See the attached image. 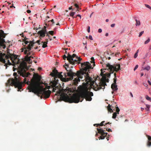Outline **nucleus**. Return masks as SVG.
Masks as SVG:
<instances>
[{
    "label": "nucleus",
    "mask_w": 151,
    "mask_h": 151,
    "mask_svg": "<svg viewBox=\"0 0 151 151\" xmlns=\"http://www.w3.org/2000/svg\"><path fill=\"white\" fill-rule=\"evenodd\" d=\"M111 124V123H110L109 122H108V123H105V125H107V124Z\"/></svg>",
    "instance_id": "4d7b16f0"
},
{
    "label": "nucleus",
    "mask_w": 151,
    "mask_h": 151,
    "mask_svg": "<svg viewBox=\"0 0 151 151\" xmlns=\"http://www.w3.org/2000/svg\"><path fill=\"white\" fill-rule=\"evenodd\" d=\"M130 95H131V96L132 97H133V94H132V93H131V92H130Z\"/></svg>",
    "instance_id": "bf43d9fd"
},
{
    "label": "nucleus",
    "mask_w": 151,
    "mask_h": 151,
    "mask_svg": "<svg viewBox=\"0 0 151 151\" xmlns=\"http://www.w3.org/2000/svg\"><path fill=\"white\" fill-rule=\"evenodd\" d=\"M34 45L33 43H30L29 45H28L27 47L26 48L27 49H26V50H25L24 52L25 54L27 55L26 56H29L31 54H32V55H34V53L32 51H31L32 49L34 46Z\"/></svg>",
    "instance_id": "423d86ee"
},
{
    "label": "nucleus",
    "mask_w": 151,
    "mask_h": 151,
    "mask_svg": "<svg viewBox=\"0 0 151 151\" xmlns=\"http://www.w3.org/2000/svg\"><path fill=\"white\" fill-rule=\"evenodd\" d=\"M76 59H78V60H77L78 61V63H80L79 62L82 59L80 58H78V57H76Z\"/></svg>",
    "instance_id": "bb28decb"
},
{
    "label": "nucleus",
    "mask_w": 151,
    "mask_h": 151,
    "mask_svg": "<svg viewBox=\"0 0 151 151\" xmlns=\"http://www.w3.org/2000/svg\"><path fill=\"white\" fill-rule=\"evenodd\" d=\"M97 129L98 133L101 135L99 138H100L101 139H104L105 137H107L108 133L106 132H104V131L103 129L98 128H97ZM99 139H100L99 138Z\"/></svg>",
    "instance_id": "6e6552de"
},
{
    "label": "nucleus",
    "mask_w": 151,
    "mask_h": 151,
    "mask_svg": "<svg viewBox=\"0 0 151 151\" xmlns=\"http://www.w3.org/2000/svg\"><path fill=\"white\" fill-rule=\"evenodd\" d=\"M52 22V25H53L54 24V23H55V22H54V20L53 19H52V20H47V19H46L45 20V25L47 26V22Z\"/></svg>",
    "instance_id": "ddd939ff"
},
{
    "label": "nucleus",
    "mask_w": 151,
    "mask_h": 151,
    "mask_svg": "<svg viewBox=\"0 0 151 151\" xmlns=\"http://www.w3.org/2000/svg\"><path fill=\"white\" fill-rule=\"evenodd\" d=\"M27 12L28 13H31V11L29 10H27Z\"/></svg>",
    "instance_id": "09e8293b"
},
{
    "label": "nucleus",
    "mask_w": 151,
    "mask_h": 151,
    "mask_svg": "<svg viewBox=\"0 0 151 151\" xmlns=\"http://www.w3.org/2000/svg\"><path fill=\"white\" fill-rule=\"evenodd\" d=\"M101 75L102 76V78L101 79V81L99 83V85L96 84L95 86V88H96V90H99L101 89H104L105 88V86H106L105 80L106 79V76L104 74L103 72H102V69L101 70Z\"/></svg>",
    "instance_id": "20e7f679"
},
{
    "label": "nucleus",
    "mask_w": 151,
    "mask_h": 151,
    "mask_svg": "<svg viewBox=\"0 0 151 151\" xmlns=\"http://www.w3.org/2000/svg\"><path fill=\"white\" fill-rule=\"evenodd\" d=\"M89 38L91 40H93L92 36L91 35L89 36Z\"/></svg>",
    "instance_id": "a19ab883"
},
{
    "label": "nucleus",
    "mask_w": 151,
    "mask_h": 151,
    "mask_svg": "<svg viewBox=\"0 0 151 151\" xmlns=\"http://www.w3.org/2000/svg\"><path fill=\"white\" fill-rule=\"evenodd\" d=\"M120 111V109L119 108H118V106L116 107V113H117L118 114H119V112Z\"/></svg>",
    "instance_id": "b1692460"
},
{
    "label": "nucleus",
    "mask_w": 151,
    "mask_h": 151,
    "mask_svg": "<svg viewBox=\"0 0 151 151\" xmlns=\"http://www.w3.org/2000/svg\"><path fill=\"white\" fill-rule=\"evenodd\" d=\"M26 79L25 78H24V83H26L27 82H26Z\"/></svg>",
    "instance_id": "864d4df0"
},
{
    "label": "nucleus",
    "mask_w": 151,
    "mask_h": 151,
    "mask_svg": "<svg viewBox=\"0 0 151 151\" xmlns=\"http://www.w3.org/2000/svg\"><path fill=\"white\" fill-rule=\"evenodd\" d=\"M143 84L146 87H147L148 86V85L146 83H144Z\"/></svg>",
    "instance_id": "49530a36"
},
{
    "label": "nucleus",
    "mask_w": 151,
    "mask_h": 151,
    "mask_svg": "<svg viewBox=\"0 0 151 151\" xmlns=\"http://www.w3.org/2000/svg\"><path fill=\"white\" fill-rule=\"evenodd\" d=\"M114 76H115V78H114V83L113 84H116V73H114Z\"/></svg>",
    "instance_id": "412c9836"
},
{
    "label": "nucleus",
    "mask_w": 151,
    "mask_h": 151,
    "mask_svg": "<svg viewBox=\"0 0 151 151\" xmlns=\"http://www.w3.org/2000/svg\"><path fill=\"white\" fill-rule=\"evenodd\" d=\"M33 78L35 79L37 82H40L41 80V77L38 74H37L33 76Z\"/></svg>",
    "instance_id": "9b49d317"
},
{
    "label": "nucleus",
    "mask_w": 151,
    "mask_h": 151,
    "mask_svg": "<svg viewBox=\"0 0 151 151\" xmlns=\"http://www.w3.org/2000/svg\"><path fill=\"white\" fill-rule=\"evenodd\" d=\"M42 69V68H41V67H39V68H38V70H41Z\"/></svg>",
    "instance_id": "052dcab7"
},
{
    "label": "nucleus",
    "mask_w": 151,
    "mask_h": 151,
    "mask_svg": "<svg viewBox=\"0 0 151 151\" xmlns=\"http://www.w3.org/2000/svg\"><path fill=\"white\" fill-rule=\"evenodd\" d=\"M12 7H14V8H15V7H14V6H13V4H12V5L11 6H10V7L11 8H12Z\"/></svg>",
    "instance_id": "e2e57ef3"
},
{
    "label": "nucleus",
    "mask_w": 151,
    "mask_h": 151,
    "mask_svg": "<svg viewBox=\"0 0 151 151\" xmlns=\"http://www.w3.org/2000/svg\"><path fill=\"white\" fill-rule=\"evenodd\" d=\"M48 42V39H47V40L46 42H42V43H43L42 47L43 48H45L47 46V42Z\"/></svg>",
    "instance_id": "4468645a"
},
{
    "label": "nucleus",
    "mask_w": 151,
    "mask_h": 151,
    "mask_svg": "<svg viewBox=\"0 0 151 151\" xmlns=\"http://www.w3.org/2000/svg\"><path fill=\"white\" fill-rule=\"evenodd\" d=\"M28 62L29 63H32V60L30 58L29 59V60L28 61Z\"/></svg>",
    "instance_id": "a18cd8bd"
},
{
    "label": "nucleus",
    "mask_w": 151,
    "mask_h": 151,
    "mask_svg": "<svg viewBox=\"0 0 151 151\" xmlns=\"http://www.w3.org/2000/svg\"><path fill=\"white\" fill-rule=\"evenodd\" d=\"M44 29H42V30H46V27L45 26H44Z\"/></svg>",
    "instance_id": "680f3d73"
},
{
    "label": "nucleus",
    "mask_w": 151,
    "mask_h": 151,
    "mask_svg": "<svg viewBox=\"0 0 151 151\" xmlns=\"http://www.w3.org/2000/svg\"><path fill=\"white\" fill-rule=\"evenodd\" d=\"M150 41V38H148L147 40L146 41H145V42L144 44H147L148 43H149Z\"/></svg>",
    "instance_id": "cd10ccee"
},
{
    "label": "nucleus",
    "mask_w": 151,
    "mask_h": 151,
    "mask_svg": "<svg viewBox=\"0 0 151 151\" xmlns=\"http://www.w3.org/2000/svg\"><path fill=\"white\" fill-rule=\"evenodd\" d=\"M75 12H71L70 14V16L73 17V15L75 14Z\"/></svg>",
    "instance_id": "c85d7f7f"
},
{
    "label": "nucleus",
    "mask_w": 151,
    "mask_h": 151,
    "mask_svg": "<svg viewBox=\"0 0 151 151\" xmlns=\"http://www.w3.org/2000/svg\"><path fill=\"white\" fill-rule=\"evenodd\" d=\"M102 30L101 29H98V32H99L101 33L102 32Z\"/></svg>",
    "instance_id": "37998d69"
},
{
    "label": "nucleus",
    "mask_w": 151,
    "mask_h": 151,
    "mask_svg": "<svg viewBox=\"0 0 151 151\" xmlns=\"http://www.w3.org/2000/svg\"><path fill=\"white\" fill-rule=\"evenodd\" d=\"M67 56H66L65 55H64L63 56V59L64 60H65L66 59V58H67Z\"/></svg>",
    "instance_id": "ea45409f"
},
{
    "label": "nucleus",
    "mask_w": 151,
    "mask_h": 151,
    "mask_svg": "<svg viewBox=\"0 0 151 151\" xmlns=\"http://www.w3.org/2000/svg\"><path fill=\"white\" fill-rule=\"evenodd\" d=\"M72 7H73V6H72L70 7L69 8V10H71V9H73L72 8Z\"/></svg>",
    "instance_id": "603ef678"
},
{
    "label": "nucleus",
    "mask_w": 151,
    "mask_h": 151,
    "mask_svg": "<svg viewBox=\"0 0 151 151\" xmlns=\"http://www.w3.org/2000/svg\"><path fill=\"white\" fill-rule=\"evenodd\" d=\"M22 45H23V46H24V47L23 48H22L21 49L22 52H23L25 50H26V49H27V48H26V47H27V45H24V43H23Z\"/></svg>",
    "instance_id": "a211bd4d"
},
{
    "label": "nucleus",
    "mask_w": 151,
    "mask_h": 151,
    "mask_svg": "<svg viewBox=\"0 0 151 151\" xmlns=\"http://www.w3.org/2000/svg\"><path fill=\"white\" fill-rule=\"evenodd\" d=\"M104 121H103L100 124H94L93 125L94 126H96V127H98L99 126H102L103 125H105V124H104V123L105 122Z\"/></svg>",
    "instance_id": "2eb2a0df"
},
{
    "label": "nucleus",
    "mask_w": 151,
    "mask_h": 151,
    "mask_svg": "<svg viewBox=\"0 0 151 151\" xmlns=\"http://www.w3.org/2000/svg\"><path fill=\"white\" fill-rule=\"evenodd\" d=\"M147 137L148 138V140L147 142V145L148 141H150V142H151L150 141H151V137L150 136L147 135Z\"/></svg>",
    "instance_id": "393cba45"
},
{
    "label": "nucleus",
    "mask_w": 151,
    "mask_h": 151,
    "mask_svg": "<svg viewBox=\"0 0 151 151\" xmlns=\"http://www.w3.org/2000/svg\"><path fill=\"white\" fill-rule=\"evenodd\" d=\"M91 68H89V69H88V70H87L86 72H85V73H86H86H88V74H89L88 72H89V69H91ZM92 69H93V68H92Z\"/></svg>",
    "instance_id": "f704fd0d"
},
{
    "label": "nucleus",
    "mask_w": 151,
    "mask_h": 151,
    "mask_svg": "<svg viewBox=\"0 0 151 151\" xmlns=\"http://www.w3.org/2000/svg\"><path fill=\"white\" fill-rule=\"evenodd\" d=\"M49 33L51 35H53L54 31H49Z\"/></svg>",
    "instance_id": "473e14b6"
},
{
    "label": "nucleus",
    "mask_w": 151,
    "mask_h": 151,
    "mask_svg": "<svg viewBox=\"0 0 151 151\" xmlns=\"http://www.w3.org/2000/svg\"><path fill=\"white\" fill-rule=\"evenodd\" d=\"M29 57H30V58L31 59V58H34V57H33V56H30Z\"/></svg>",
    "instance_id": "0e129e2a"
},
{
    "label": "nucleus",
    "mask_w": 151,
    "mask_h": 151,
    "mask_svg": "<svg viewBox=\"0 0 151 151\" xmlns=\"http://www.w3.org/2000/svg\"><path fill=\"white\" fill-rule=\"evenodd\" d=\"M76 55L73 54L72 55H71L69 54H68L67 57V60H68L70 64L73 65H75V64H77L78 63V61L76 60H74L73 58L75 57L76 58Z\"/></svg>",
    "instance_id": "0eeeda50"
},
{
    "label": "nucleus",
    "mask_w": 151,
    "mask_h": 151,
    "mask_svg": "<svg viewBox=\"0 0 151 151\" xmlns=\"http://www.w3.org/2000/svg\"><path fill=\"white\" fill-rule=\"evenodd\" d=\"M109 21V20L108 19H106V22H108Z\"/></svg>",
    "instance_id": "774afa93"
},
{
    "label": "nucleus",
    "mask_w": 151,
    "mask_h": 151,
    "mask_svg": "<svg viewBox=\"0 0 151 151\" xmlns=\"http://www.w3.org/2000/svg\"><path fill=\"white\" fill-rule=\"evenodd\" d=\"M25 60L27 61L28 62V61L29 60L30 57H29V56H26L24 58Z\"/></svg>",
    "instance_id": "4be33fe9"
},
{
    "label": "nucleus",
    "mask_w": 151,
    "mask_h": 151,
    "mask_svg": "<svg viewBox=\"0 0 151 151\" xmlns=\"http://www.w3.org/2000/svg\"><path fill=\"white\" fill-rule=\"evenodd\" d=\"M144 31H143L140 32L139 35V37H140L144 33Z\"/></svg>",
    "instance_id": "e433bc0d"
},
{
    "label": "nucleus",
    "mask_w": 151,
    "mask_h": 151,
    "mask_svg": "<svg viewBox=\"0 0 151 151\" xmlns=\"http://www.w3.org/2000/svg\"><path fill=\"white\" fill-rule=\"evenodd\" d=\"M151 146V142L148 141L147 144V146L148 147H150Z\"/></svg>",
    "instance_id": "7c9ffc66"
},
{
    "label": "nucleus",
    "mask_w": 151,
    "mask_h": 151,
    "mask_svg": "<svg viewBox=\"0 0 151 151\" xmlns=\"http://www.w3.org/2000/svg\"><path fill=\"white\" fill-rule=\"evenodd\" d=\"M138 65H136V66H135V67L134 68V71H135L136 69H137V68H138Z\"/></svg>",
    "instance_id": "4c0bfd02"
},
{
    "label": "nucleus",
    "mask_w": 151,
    "mask_h": 151,
    "mask_svg": "<svg viewBox=\"0 0 151 151\" xmlns=\"http://www.w3.org/2000/svg\"><path fill=\"white\" fill-rule=\"evenodd\" d=\"M46 32V30H41L38 32V34L40 35V37H44Z\"/></svg>",
    "instance_id": "9d476101"
},
{
    "label": "nucleus",
    "mask_w": 151,
    "mask_h": 151,
    "mask_svg": "<svg viewBox=\"0 0 151 151\" xmlns=\"http://www.w3.org/2000/svg\"><path fill=\"white\" fill-rule=\"evenodd\" d=\"M117 114V113L116 112H114L113 114L112 117L113 119H115L116 117Z\"/></svg>",
    "instance_id": "5701e85b"
},
{
    "label": "nucleus",
    "mask_w": 151,
    "mask_h": 151,
    "mask_svg": "<svg viewBox=\"0 0 151 151\" xmlns=\"http://www.w3.org/2000/svg\"><path fill=\"white\" fill-rule=\"evenodd\" d=\"M50 86H47L46 88L37 90L35 85L33 83H31L28 86L27 88L29 90V92H32L35 93H37L39 96H40L41 99L43 97L47 99L50 97L51 93V91L49 90L47 91L46 90L47 89H50Z\"/></svg>",
    "instance_id": "f03ea898"
},
{
    "label": "nucleus",
    "mask_w": 151,
    "mask_h": 151,
    "mask_svg": "<svg viewBox=\"0 0 151 151\" xmlns=\"http://www.w3.org/2000/svg\"><path fill=\"white\" fill-rule=\"evenodd\" d=\"M81 67H82L83 70L78 71L77 73L73 72L72 70L70 68H73V66H71L69 68V65L66 64L65 66L68 67V69L66 67H65L67 73H65L64 76L65 78L63 77L62 75V72L59 73L58 72L57 70L54 69L52 70L50 75L52 77H54V80L51 81L50 83L51 86L53 87H56V86L58 84H60L58 83V78L60 79L62 81L67 82L74 79V84H77L79 82H80V79L81 81L85 80V83H83L84 87L82 88L79 94H73L70 97L67 93L72 92V90L69 88L66 89H62L61 90L58 89L57 91L56 95H60V101H68L70 103H78L79 101L82 102L85 98L86 101H91L92 99L91 96H93V92L89 91L88 86L90 85V83L92 81V78L88 76V73L86 74V72L88 69L91 68V64L89 62H86L81 64ZM58 86H57L58 87ZM55 88H53L52 91L55 92L56 90Z\"/></svg>",
    "instance_id": "f257e3e1"
},
{
    "label": "nucleus",
    "mask_w": 151,
    "mask_h": 151,
    "mask_svg": "<svg viewBox=\"0 0 151 151\" xmlns=\"http://www.w3.org/2000/svg\"><path fill=\"white\" fill-rule=\"evenodd\" d=\"M28 39L26 37H24V39L22 40L23 42H24V43L25 45H29V44L31 43H33V45H34L35 43V42H34V40L32 41H28L27 40Z\"/></svg>",
    "instance_id": "1a4fd4ad"
},
{
    "label": "nucleus",
    "mask_w": 151,
    "mask_h": 151,
    "mask_svg": "<svg viewBox=\"0 0 151 151\" xmlns=\"http://www.w3.org/2000/svg\"><path fill=\"white\" fill-rule=\"evenodd\" d=\"M77 17H80V19H81V16L80 14H78V15H77Z\"/></svg>",
    "instance_id": "5fc2aeb1"
},
{
    "label": "nucleus",
    "mask_w": 151,
    "mask_h": 151,
    "mask_svg": "<svg viewBox=\"0 0 151 151\" xmlns=\"http://www.w3.org/2000/svg\"><path fill=\"white\" fill-rule=\"evenodd\" d=\"M150 66L149 65H147V66L145 67V68H143V70H146L147 71H149L150 69Z\"/></svg>",
    "instance_id": "dca6fc26"
},
{
    "label": "nucleus",
    "mask_w": 151,
    "mask_h": 151,
    "mask_svg": "<svg viewBox=\"0 0 151 151\" xmlns=\"http://www.w3.org/2000/svg\"><path fill=\"white\" fill-rule=\"evenodd\" d=\"M106 130L108 132H112L111 130L110 129H106Z\"/></svg>",
    "instance_id": "79ce46f5"
},
{
    "label": "nucleus",
    "mask_w": 151,
    "mask_h": 151,
    "mask_svg": "<svg viewBox=\"0 0 151 151\" xmlns=\"http://www.w3.org/2000/svg\"><path fill=\"white\" fill-rule=\"evenodd\" d=\"M146 108H145V109L147 111H149L150 106L148 105H146Z\"/></svg>",
    "instance_id": "c756f323"
},
{
    "label": "nucleus",
    "mask_w": 151,
    "mask_h": 151,
    "mask_svg": "<svg viewBox=\"0 0 151 151\" xmlns=\"http://www.w3.org/2000/svg\"><path fill=\"white\" fill-rule=\"evenodd\" d=\"M90 27L89 26H88V29H87V31L88 32H90Z\"/></svg>",
    "instance_id": "de8ad7c7"
},
{
    "label": "nucleus",
    "mask_w": 151,
    "mask_h": 151,
    "mask_svg": "<svg viewBox=\"0 0 151 151\" xmlns=\"http://www.w3.org/2000/svg\"><path fill=\"white\" fill-rule=\"evenodd\" d=\"M40 40H38L36 41V42L38 43L39 45H40Z\"/></svg>",
    "instance_id": "8fccbe9b"
},
{
    "label": "nucleus",
    "mask_w": 151,
    "mask_h": 151,
    "mask_svg": "<svg viewBox=\"0 0 151 151\" xmlns=\"http://www.w3.org/2000/svg\"><path fill=\"white\" fill-rule=\"evenodd\" d=\"M111 106H110V104H109L108 106H107L108 111L110 112H113L111 108Z\"/></svg>",
    "instance_id": "f3484780"
},
{
    "label": "nucleus",
    "mask_w": 151,
    "mask_h": 151,
    "mask_svg": "<svg viewBox=\"0 0 151 151\" xmlns=\"http://www.w3.org/2000/svg\"><path fill=\"white\" fill-rule=\"evenodd\" d=\"M145 5L146 7L150 9L151 10V7L149 5L146 4H145Z\"/></svg>",
    "instance_id": "72a5a7b5"
},
{
    "label": "nucleus",
    "mask_w": 151,
    "mask_h": 151,
    "mask_svg": "<svg viewBox=\"0 0 151 151\" xmlns=\"http://www.w3.org/2000/svg\"><path fill=\"white\" fill-rule=\"evenodd\" d=\"M149 92L150 95H151V88L149 90Z\"/></svg>",
    "instance_id": "6e6d98bb"
},
{
    "label": "nucleus",
    "mask_w": 151,
    "mask_h": 151,
    "mask_svg": "<svg viewBox=\"0 0 151 151\" xmlns=\"http://www.w3.org/2000/svg\"><path fill=\"white\" fill-rule=\"evenodd\" d=\"M110 72V73H107V75H106V76L107 77H108V78H109L110 77V74L111 73H111V72Z\"/></svg>",
    "instance_id": "c9c22d12"
},
{
    "label": "nucleus",
    "mask_w": 151,
    "mask_h": 151,
    "mask_svg": "<svg viewBox=\"0 0 151 151\" xmlns=\"http://www.w3.org/2000/svg\"><path fill=\"white\" fill-rule=\"evenodd\" d=\"M109 35L108 33H106L105 34V35L106 36H108Z\"/></svg>",
    "instance_id": "338daca9"
},
{
    "label": "nucleus",
    "mask_w": 151,
    "mask_h": 151,
    "mask_svg": "<svg viewBox=\"0 0 151 151\" xmlns=\"http://www.w3.org/2000/svg\"><path fill=\"white\" fill-rule=\"evenodd\" d=\"M137 56H138V54H137V53H135L134 55V58H135L137 57Z\"/></svg>",
    "instance_id": "58836bf2"
},
{
    "label": "nucleus",
    "mask_w": 151,
    "mask_h": 151,
    "mask_svg": "<svg viewBox=\"0 0 151 151\" xmlns=\"http://www.w3.org/2000/svg\"><path fill=\"white\" fill-rule=\"evenodd\" d=\"M13 75L15 76L14 78H9L7 81L8 84L11 86H14L15 88H17L18 91H21V89H22L23 83L21 81V78L17 73L14 72Z\"/></svg>",
    "instance_id": "7ed1b4c3"
},
{
    "label": "nucleus",
    "mask_w": 151,
    "mask_h": 151,
    "mask_svg": "<svg viewBox=\"0 0 151 151\" xmlns=\"http://www.w3.org/2000/svg\"><path fill=\"white\" fill-rule=\"evenodd\" d=\"M111 88L114 91H116L118 89L116 84H112L111 85Z\"/></svg>",
    "instance_id": "f8f14e48"
},
{
    "label": "nucleus",
    "mask_w": 151,
    "mask_h": 151,
    "mask_svg": "<svg viewBox=\"0 0 151 151\" xmlns=\"http://www.w3.org/2000/svg\"><path fill=\"white\" fill-rule=\"evenodd\" d=\"M46 36H48V37H49L50 36L49 35V34H48V33H47L46 32Z\"/></svg>",
    "instance_id": "69168bd1"
},
{
    "label": "nucleus",
    "mask_w": 151,
    "mask_h": 151,
    "mask_svg": "<svg viewBox=\"0 0 151 151\" xmlns=\"http://www.w3.org/2000/svg\"><path fill=\"white\" fill-rule=\"evenodd\" d=\"M73 5L77 9V11H79V9H81V8H79V5L77 4H73Z\"/></svg>",
    "instance_id": "aec40b11"
},
{
    "label": "nucleus",
    "mask_w": 151,
    "mask_h": 151,
    "mask_svg": "<svg viewBox=\"0 0 151 151\" xmlns=\"http://www.w3.org/2000/svg\"><path fill=\"white\" fill-rule=\"evenodd\" d=\"M145 98L148 101H151V98L150 97L148 96L147 95L146 96Z\"/></svg>",
    "instance_id": "a878e982"
},
{
    "label": "nucleus",
    "mask_w": 151,
    "mask_h": 151,
    "mask_svg": "<svg viewBox=\"0 0 151 151\" xmlns=\"http://www.w3.org/2000/svg\"><path fill=\"white\" fill-rule=\"evenodd\" d=\"M120 52H116L115 54V55L116 56H117V55H119V54Z\"/></svg>",
    "instance_id": "3c124183"
},
{
    "label": "nucleus",
    "mask_w": 151,
    "mask_h": 151,
    "mask_svg": "<svg viewBox=\"0 0 151 151\" xmlns=\"http://www.w3.org/2000/svg\"><path fill=\"white\" fill-rule=\"evenodd\" d=\"M135 20L136 22L135 24L136 26H139L140 24V21L137 20V19H135Z\"/></svg>",
    "instance_id": "6ab92c4d"
},
{
    "label": "nucleus",
    "mask_w": 151,
    "mask_h": 151,
    "mask_svg": "<svg viewBox=\"0 0 151 151\" xmlns=\"http://www.w3.org/2000/svg\"><path fill=\"white\" fill-rule=\"evenodd\" d=\"M91 60L92 61L91 62V63H95L94 59V58L93 57H91Z\"/></svg>",
    "instance_id": "2f4dec72"
},
{
    "label": "nucleus",
    "mask_w": 151,
    "mask_h": 151,
    "mask_svg": "<svg viewBox=\"0 0 151 151\" xmlns=\"http://www.w3.org/2000/svg\"><path fill=\"white\" fill-rule=\"evenodd\" d=\"M141 77L143 76L144 75V73H141Z\"/></svg>",
    "instance_id": "13d9d810"
},
{
    "label": "nucleus",
    "mask_w": 151,
    "mask_h": 151,
    "mask_svg": "<svg viewBox=\"0 0 151 151\" xmlns=\"http://www.w3.org/2000/svg\"><path fill=\"white\" fill-rule=\"evenodd\" d=\"M115 26V24H111V26L112 27H114Z\"/></svg>",
    "instance_id": "c03bdc74"
},
{
    "label": "nucleus",
    "mask_w": 151,
    "mask_h": 151,
    "mask_svg": "<svg viewBox=\"0 0 151 151\" xmlns=\"http://www.w3.org/2000/svg\"><path fill=\"white\" fill-rule=\"evenodd\" d=\"M106 67H108L110 70V72L113 73L114 71L117 72L120 70V64L111 65L109 63H108L106 65Z\"/></svg>",
    "instance_id": "39448f33"
}]
</instances>
